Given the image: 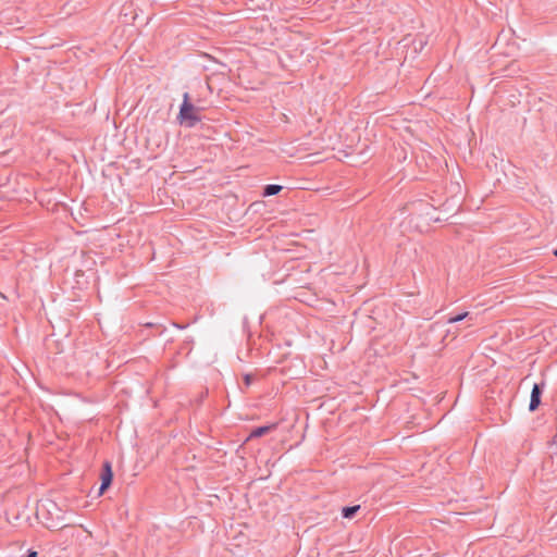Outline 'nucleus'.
I'll list each match as a JSON object with an SVG mask.
<instances>
[{
    "label": "nucleus",
    "instance_id": "nucleus-11",
    "mask_svg": "<svg viewBox=\"0 0 557 557\" xmlns=\"http://www.w3.org/2000/svg\"><path fill=\"white\" fill-rule=\"evenodd\" d=\"M554 255L557 257V249L554 251Z\"/></svg>",
    "mask_w": 557,
    "mask_h": 557
},
{
    "label": "nucleus",
    "instance_id": "nucleus-7",
    "mask_svg": "<svg viewBox=\"0 0 557 557\" xmlns=\"http://www.w3.org/2000/svg\"><path fill=\"white\" fill-rule=\"evenodd\" d=\"M360 509V506H351V507H344L342 510V515L344 518L350 519L355 516V513Z\"/></svg>",
    "mask_w": 557,
    "mask_h": 557
},
{
    "label": "nucleus",
    "instance_id": "nucleus-6",
    "mask_svg": "<svg viewBox=\"0 0 557 557\" xmlns=\"http://www.w3.org/2000/svg\"><path fill=\"white\" fill-rule=\"evenodd\" d=\"M281 190H282L281 185L270 184L264 187L263 196H265V197L274 196V195L278 194Z\"/></svg>",
    "mask_w": 557,
    "mask_h": 557
},
{
    "label": "nucleus",
    "instance_id": "nucleus-3",
    "mask_svg": "<svg viewBox=\"0 0 557 557\" xmlns=\"http://www.w3.org/2000/svg\"><path fill=\"white\" fill-rule=\"evenodd\" d=\"M541 394H542V391H541L540 385L534 384L532 392H531V399H530V405H529V409L531 411H534L539 407V405L541 403Z\"/></svg>",
    "mask_w": 557,
    "mask_h": 557
},
{
    "label": "nucleus",
    "instance_id": "nucleus-4",
    "mask_svg": "<svg viewBox=\"0 0 557 557\" xmlns=\"http://www.w3.org/2000/svg\"><path fill=\"white\" fill-rule=\"evenodd\" d=\"M52 510H58L57 504L52 500H46L37 506V515L42 516L44 511L52 513Z\"/></svg>",
    "mask_w": 557,
    "mask_h": 557
},
{
    "label": "nucleus",
    "instance_id": "nucleus-5",
    "mask_svg": "<svg viewBox=\"0 0 557 557\" xmlns=\"http://www.w3.org/2000/svg\"><path fill=\"white\" fill-rule=\"evenodd\" d=\"M275 424H270V425H263V426H259V428H256L251 433H250V437H260L267 433H269L271 430L275 429Z\"/></svg>",
    "mask_w": 557,
    "mask_h": 557
},
{
    "label": "nucleus",
    "instance_id": "nucleus-9",
    "mask_svg": "<svg viewBox=\"0 0 557 557\" xmlns=\"http://www.w3.org/2000/svg\"><path fill=\"white\" fill-rule=\"evenodd\" d=\"M26 557H37L36 552H29V554Z\"/></svg>",
    "mask_w": 557,
    "mask_h": 557
},
{
    "label": "nucleus",
    "instance_id": "nucleus-2",
    "mask_svg": "<svg viewBox=\"0 0 557 557\" xmlns=\"http://www.w3.org/2000/svg\"><path fill=\"white\" fill-rule=\"evenodd\" d=\"M113 478L111 463L109 461L104 462L103 470L101 473V485L99 493L102 494L111 484Z\"/></svg>",
    "mask_w": 557,
    "mask_h": 557
},
{
    "label": "nucleus",
    "instance_id": "nucleus-8",
    "mask_svg": "<svg viewBox=\"0 0 557 557\" xmlns=\"http://www.w3.org/2000/svg\"><path fill=\"white\" fill-rule=\"evenodd\" d=\"M469 317V312H462L460 314H457L455 317H450L447 322L448 323H456V322H459V321H462L465 320L466 318Z\"/></svg>",
    "mask_w": 557,
    "mask_h": 557
},
{
    "label": "nucleus",
    "instance_id": "nucleus-1",
    "mask_svg": "<svg viewBox=\"0 0 557 557\" xmlns=\"http://www.w3.org/2000/svg\"><path fill=\"white\" fill-rule=\"evenodd\" d=\"M177 120L186 127H194L200 121L198 109L190 103L188 92L183 95V103L180 108Z\"/></svg>",
    "mask_w": 557,
    "mask_h": 557
},
{
    "label": "nucleus",
    "instance_id": "nucleus-10",
    "mask_svg": "<svg viewBox=\"0 0 557 557\" xmlns=\"http://www.w3.org/2000/svg\"><path fill=\"white\" fill-rule=\"evenodd\" d=\"M250 380H251V379H250V375H246V376H245L246 384H250Z\"/></svg>",
    "mask_w": 557,
    "mask_h": 557
}]
</instances>
